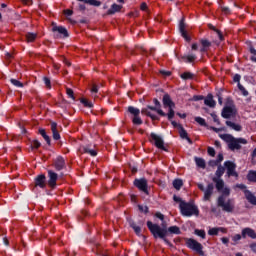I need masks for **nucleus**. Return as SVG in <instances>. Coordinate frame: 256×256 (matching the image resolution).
I'll list each match as a JSON object with an SVG mask.
<instances>
[{"label":"nucleus","instance_id":"2f4dec72","mask_svg":"<svg viewBox=\"0 0 256 256\" xmlns=\"http://www.w3.org/2000/svg\"><path fill=\"white\" fill-rule=\"evenodd\" d=\"M195 59H197V56H195L193 54L182 56V60H184L185 63H193V61H195Z\"/></svg>","mask_w":256,"mask_h":256},{"label":"nucleus","instance_id":"aec40b11","mask_svg":"<svg viewBox=\"0 0 256 256\" xmlns=\"http://www.w3.org/2000/svg\"><path fill=\"white\" fill-rule=\"evenodd\" d=\"M213 181H214V183H216V189L220 193L223 194V189H228L227 187H225V182L223 181V179L213 178Z\"/></svg>","mask_w":256,"mask_h":256},{"label":"nucleus","instance_id":"603ef678","mask_svg":"<svg viewBox=\"0 0 256 256\" xmlns=\"http://www.w3.org/2000/svg\"><path fill=\"white\" fill-rule=\"evenodd\" d=\"M139 211H141V213H149V207L147 206H141L138 205Z\"/></svg>","mask_w":256,"mask_h":256},{"label":"nucleus","instance_id":"a18cd8bd","mask_svg":"<svg viewBox=\"0 0 256 256\" xmlns=\"http://www.w3.org/2000/svg\"><path fill=\"white\" fill-rule=\"evenodd\" d=\"M238 88L241 91L242 95H244V97H247V95H249V92L245 89V87H243V85H241V83H238Z\"/></svg>","mask_w":256,"mask_h":256},{"label":"nucleus","instance_id":"a211bd4d","mask_svg":"<svg viewBox=\"0 0 256 256\" xmlns=\"http://www.w3.org/2000/svg\"><path fill=\"white\" fill-rule=\"evenodd\" d=\"M214 189L213 184L207 185V188L204 190V201H211V195H213Z\"/></svg>","mask_w":256,"mask_h":256},{"label":"nucleus","instance_id":"ddd939ff","mask_svg":"<svg viewBox=\"0 0 256 256\" xmlns=\"http://www.w3.org/2000/svg\"><path fill=\"white\" fill-rule=\"evenodd\" d=\"M53 167L56 171H63L66 167L65 158L63 156H57L53 162Z\"/></svg>","mask_w":256,"mask_h":256},{"label":"nucleus","instance_id":"f3484780","mask_svg":"<svg viewBox=\"0 0 256 256\" xmlns=\"http://www.w3.org/2000/svg\"><path fill=\"white\" fill-rule=\"evenodd\" d=\"M179 31L183 39H185V41H188V42L191 41V37L189 36V34H187V30H185V21L183 19L180 21Z\"/></svg>","mask_w":256,"mask_h":256},{"label":"nucleus","instance_id":"dca6fc26","mask_svg":"<svg viewBox=\"0 0 256 256\" xmlns=\"http://www.w3.org/2000/svg\"><path fill=\"white\" fill-rule=\"evenodd\" d=\"M234 116H235V109L233 107L231 106L224 107L222 111V117H224V119H229Z\"/></svg>","mask_w":256,"mask_h":256},{"label":"nucleus","instance_id":"0e129e2a","mask_svg":"<svg viewBox=\"0 0 256 256\" xmlns=\"http://www.w3.org/2000/svg\"><path fill=\"white\" fill-rule=\"evenodd\" d=\"M236 187L238 189H242V191H247V186H245V184H238V185H236Z\"/></svg>","mask_w":256,"mask_h":256},{"label":"nucleus","instance_id":"09e8293b","mask_svg":"<svg viewBox=\"0 0 256 256\" xmlns=\"http://www.w3.org/2000/svg\"><path fill=\"white\" fill-rule=\"evenodd\" d=\"M131 227L134 230V232L136 233V235H141V227H139L135 224H131Z\"/></svg>","mask_w":256,"mask_h":256},{"label":"nucleus","instance_id":"ea45409f","mask_svg":"<svg viewBox=\"0 0 256 256\" xmlns=\"http://www.w3.org/2000/svg\"><path fill=\"white\" fill-rule=\"evenodd\" d=\"M148 109H150L151 111H157L158 115H161V117H167V114L165 112H163V110H161V109H157V108L151 107V106H149Z\"/></svg>","mask_w":256,"mask_h":256},{"label":"nucleus","instance_id":"f03ea898","mask_svg":"<svg viewBox=\"0 0 256 256\" xmlns=\"http://www.w3.org/2000/svg\"><path fill=\"white\" fill-rule=\"evenodd\" d=\"M219 137L228 144L231 151H239L241 145H247V139L245 138H235L231 134H220Z\"/></svg>","mask_w":256,"mask_h":256},{"label":"nucleus","instance_id":"7ed1b4c3","mask_svg":"<svg viewBox=\"0 0 256 256\" xmlns=\"http://www.w3.org/2000/svg\"><path fill=\"white\" fill-rule=\"evenodd\" d=\"M180 207V213L183 215V217H199V208L193 203L189 202H181L179 204Z\"/></svg>","mask_w":256,"mask_h":256},{"label":"nucleus","instance_id":"338daca9","mask_svg":"<svg viewBox=\"0 0 256 256\" xmlns=\"http://www.w3.org/2000/svg\"><path fill=\"white\" fill-rule=\"evenodd\" d=\"M221 241H222V243H223L224 245H228V243H229V238L223 237V238H221Z\"/></svg>","mask_w":256,"mask_h":256},{"label":"nucleus","instance_id":"f704fd0d","mask_svg":"<svg viewBox=\"0 0 256 256\" xmlns=\"http://www.w3.org/2000/svg\"><path fill=\"white\" fill-rule=\"evenodd\" d=\"M248 181H252L253 183H256V171L250 170L247 175Z\"/></svg>","mask_w":256,"mask_h":256},{"label":"nucleus","instance_id":"e433bc0d","mask_svg":"<svg viewBox=\"0 0 256 256\" xmlns=\"http://www.w3.org/2000/svg\"><path fill=\"white\" fill-rule=\"evenodd\" d=\"M86 4L92 7H101V1L99 0H86Z\"/></svg>","mask_w":256,"mask_h":256},{"label":"nucleus","instance_id":"c9c22d12","mask_svg":"<svg viewBox=\"0 0 256 256\" xmlns=\"http://www.w3.org/2000/svg\"><path fill=\"white\" fill-rule=\"evenodd\" d=\"M142 113H145L148 117H150L153 121H157L159 117L157 115L153 114L150 110H142Z\"/></svg>","mask_w":256,"mask_h":256},{"label":"nucleus","instance_id":"a19ab883","mask_svg":"<svg viewBox=\"0 0 256 256\" xmlns=\"http://www.w3.org/2000/svg\"><path fill=\"white\" fill-rule=\"evenodd\" d=\"M181 79H184L185 81H187V79H193V73L184 72L183 74H181Z\"/></svg>","mask_w":256,"mask_h":256},{"label":"nucleus","instance_id":"4c0bfd02","mask_svg":"<svg viewBox=\"0 0 256 256\" xmlns=\"http://www.w3.org/2000/svg\"><path fill=\"white\" fill-rule=\"evenodd\" d=\"M195 163L200 169H205V160L203 158H195Z\"/></svg>","mask_w":256,"mask_h":256},{"label":"nucleus","instance_id":"bb28decb","mask_svg":"<svg viewBox=\"0 0 256 256\" xmlns=\"http://www.w3.org/2000/svg\"><path fill=\"white\" fill-rule=\"evenodd\" d=\"M83 153L90 155L91 157H97V150L89 148V146L83 147Z\"/></svg>","mask_w":256,"mask_h":256},{"label":"nucleus","instance_id":"e2e57ef3","mask_svg":"<svg viewBox=\"0 0 256 256\" xmlns=\"http://www.w3.org/2000/svg\"><path fill=\"white\" fill-rule=\"evenodd\" d=\"M155 216L157 217V219H160L161 221H163V219H165V216L163 214H161V212H157L155 214Z\"/></svg>","mask_w":256,"mask_h":256},{"label":"nucleus","instance_id":"393cba45","mask_svg":"<svg viewBox=\"0 0 256 256\" xmlns=\"http://www.w3.org/2000/svg\"><path fill=\"white\" fill-rule=\"evenodd\" d=\"M39 135H41V137H43V139H44V141H46L47 145L51 146V137H49V135H47V131H45V129L40 128Z\"/></svg>","mask_w":256,"mask_h":256},{"label":"nucleus","instance_id":"c756f323","mask_svg":"<svg viewBox=\"0 0 256 256\" xmlns=\"http://www.w3.org/2000/svg\"><path fill=\"white\" fill-rule=\"evenodd\" d=\"M80 103H82V105L87 109H93V102L87 100V98H81Z\"/></svg>","mask_w":256,"mask_h":256},{"label":"nucleus","instance_id":"f8f14e48","mask_svg":"<svg viewBox=\"0 0 256 256\" xmlns=\"http://www.w3.org/2000/svg\"><path fill=\"white\" fill-rule=\"evenodd\" d=\"M224 165L227 169L228 177H239V174L237 173V171H235V169H237V165H235V163L231 161H226Z\"/></svg>","mask_w":256,"mask_h":256},{"label":"nucleus","instance_id":"f257e3e1","mask_svg":"<svg viewBox=\"0 0 256 256\" xmlns=\"http://www.w3.org/2000/svg\"><path fill=\"white\" fill-rule=\"evenodd\" d=\"M231 195V189L224 188L222 190V195L218 197V207H221L226 213H233L235 209V201L228 198Z\"/></svg>","mask_w":256,"mask_h":256},{"label":"nucleus","instance_id":"72a5a7b5","mask_svg":"<svg viewBox=\"0 0 256 256\" xmlns=\"http://www.w3.org/2000/svg\"><path fill=\"white\" fill-rule=\"evenodd\" d=\"M173 187L174 189H176L177 191H179V189H181V187H183V180L181 179H175L173 181Z\"/></svg>","mask_w":256,"mask_h":256},{"label":"nucleus","instance_id":"3c124183","mask_svg":"<svg viewBox=\"0 0 256 256\" xmlns=\"http://www.w3.org/2000/svg\"><path fill=\"white\" fill-rule=\"evenodd\" d=\"M116 201L119 203V205H123V201H125V196L123 194H119V196L116 198Z\"/></svg>","mask_w":256,"mask_h":256},{"label":"nucleus","instance_id":"4468645a","mask_svg":"<svg viewBox=\"0 0 256 256\" xmlns=\"http://www.w3.org/2000/svg\"><path fill=\"white\" fill-rule=\"evenodd\" d=\"M151 139H152L155 147H157L158 149L165 150V142L163 141V138H161V136L152 133L151 134Z\"/></svg>","mask_w":256,"mask_h":256},{"label":"nucleus","instance_id":"7c9ffc66","mask_svg":"<svg viewBox=\"0 0 256 256\" xmlns=\"http://www.w3.org/2000/svg\"><path fill=\"white\" fill-rule=\"evenodd\" d=\"M168 232L172 233L173 235H181V229L179 226H171L168 228Z\"/></svg>","mask_w":256,"mask_h":256},{"label":"nucleus","instance_id":"49530a36","mask_svg":"<svg viewBox=\"0 0 256 256\" xmlns=\"http://www.w3.org/2000/svg\"><path fill=\"white\" fill-rule=\"evenodd\" d=\"M195 121L202 127H205V125H207V123L205 122V120L202 117H195Z\"/></svg>","mask_w":256,"mask_h":256},{"label":"nucleus","instance_id":"6e6552de","mask_svg":"<svg viewBox=\"0 0 256 256\" xmlns=\"http://www.w3.org/2000/svg\"><path fill=\"white\" fill-rule=\"evenodd\" d=\"M48 180L47 185L50 189H57V180L59 179V174L54 172L53 170H48Z\"/></svg>","mask_w":256,"mask_h":256},{"label":"nucleus","instance_id":"423d86ee","mask_svg":"<svg viewBox=\"0 0 256 256\" xmlns=\"http://www.w3.org/2000/svg\"><path fill=\"white\" fill-rule=\"evenodd\" d=\"M186 245L188 249L195 251L196 253H198V255H201V256L205 255V252H203V245L197 242V240L192 238H187Z\"/></svg>","mask_w":256,"mask_h":256},{"label":"nucleus","instance_id":"a878e982","mask_svg":"<svg viewBox=\"0 0 256 256\" xmlns=\"http://www.w3.org/2000/svg\"><path fill=\"white\" fill-rule=\"evenodd\" d=\"M25 39H26L27 43H35V41L37 39V33H33V32L26 33Z\"/></svg>","mask_w":256,"mask_h":256},{"label":"nucleus","instance_id":"680f3d73","mask_svg":"<svg viewBox=\"0 0 256 256\" xmlns=\"http://www.w3.org/2000/svg\"><path fill=\"white\" fill-rule=\"evenodd\" d=\"M211 117L213 118L214 123H217L219 125V117H217L214 113L211 114Z\"/></svg>","mask_w":256,"mask_h":256},{"label":"nucleus","instance_id":"b1692460","mask_svg":"<svg viewBox=\"0 0 256 256\" xmlns=\"http://www.w3.org/2000/svg\"><path fill=\"white\" fill-rule=\"evenodd\" d=\"M121 9H123V6L114 3L108 10V15H115V13H119V11H121Z\"/></svg>","mask_w":256,"mask_h":256},{"label":"nucleus","instance_id":"4d7b16f0","mask_svg":"<svg viewBox=\"0 0 256 256\" xmlns=\"http://www.w3.org/2000/svg\"><path fill=\"white\" fill-rule=\"evenodd\" d=\"M233 81L234 83H239L241 81V75L239 74L234 75Z\"/></svg>","mask_w":256,"mask_h":256},{"label":"nucleus","instance_id":"774afa93","mask_svg":"<svg viewBox=\"0 0 256 256\" xmlns=\"http://www.w3.org/2000/svg\"><path fill=\"white\" fill-rule=\"evenodd\" d=\"M250 249L253 251V253H256V243L250 244Z\"/></svg>","mask_w":256,"mask_h":256},{"label":"nucleus","instance_id":"5fc2aeb1","mask_svg":"<svg viewBox=\"0 0 256 256\" xmlns=\"http://www.w3.org/2000/svg\"><path fill=\"white\" fill-rule=\"evenodd\" d=\"M208 155H210V157H215V149L208 147Z\"/></svg>","mask_w":256,"mask_h":256},{"label":"nucleus","instance_id":"2eb2a0df","mask_svg":"<svg viewBox=\"0 0 256 256\" xmlns=\"http://www.w3.org/2000/svg\"><path fill=\"white\" fill-rule=\"evenodd\" d=\"M51 131H52V137L54 141H60L61 140V134H59V130H57V122H51L50 123Z\"/></svg>","mask_w":256,"mask_h":256},{"label":"nucleus","instance_id":"39448f33","mask_svg":"<svg viewBox=\"0 0 256 256\" xmlns=\"http://www.w3.org/2000/svg\"><path fill=\"white\" fill-rule=\"evenodd\" d=\"M164 109H168L167 117L169 120L175 117V103L171 100V97L168 94H165L163 97Z\"/></svg>","mask_w":256,"mask_h":256},{"label":"nucleus","instance_id":"de8ad7c7","mask_svg":"<svg viewBox=\"0 0 256 256\" xmlns=\"http://www.w3.org/2000/svg\"><path fill=\"white\" fill-rule=\"evenodd\" d=\"M208 235H219V227H217V228H210L208 230Z\"/></svg>","mask_w":256,"mask_h":256},{"label":"nucleus","instance_id":"6ab92c4d","mask_svg":"<svg viewBox=\"0 0 256 256\" xmlns=\"http://www.w3.org/2000/svg\"><path fill=\"white\" fill-rule=\"evenodd\" d=\"M242 237H243V239H246L247 237H250L251 239H256L255 230H253L251 228H244L242 230Z\"/></svg>","mask_w":256,"mask_h":256},{"label":"nucleus","instance_id":"9b49d317","mask_svg":"<svg viewBox=\"0 0 256 256\" xmlns=\"http://www.w3.org/2000/svg\"><path fill=\"white\" fill-rule=\"evenodd\" d=\"M34 187H39V189H45V187H47V176H45V174L37 175L34 178Z\"/></svg>","mask_w":256,"mask_h":256},{"label":"nucleus","instance_id":"412c9836","mask_svg":"<svg viewBox=\"0 0 256 256\" xmlns=\"http://www.w3.org/2000/svg\"><path fill=\"white\" fill-rule=\"evenodd\" d=\"M204 105H207V107L214 108L215 105H217V102L213 99V94H208L207 97L204 99Z\"/></svg>","mask_w":256,"mask_h":256},{"label":"nucleus","instance_id":"79ce46f5","mask_svg":"<svg viewBox=\"0 0 256 256\" xmlns=\"http://www.w3.org/2000/svg\"><path fill=\"white\" fill-rule=\"evenodd\" d=\"M195 235H197L198 237H201V239H205L206 237V233H205V230H199V229H196L194 231Z\"/></svg>","mask_w":256,"mask_h":256},{"label":"nucleus","instance_id":"0eeeda50","mask_svg":"<svg viewBox=\"0 0 256 256\" xmlns=\"http://www.w3.org/2000/svg\"><path fill=\"white\" fill-rule=\"evenodd\" d=\"M52 32L54 33V39H65L69 37V31L63 26L54 25L52 27Z\"/></svg>","mask_w":256,"mask_h":256},{"label":"nucleus","instance_id":"58836bf2","mask_svg":"<svg viewBox=\"0 0 256 256\" xmlns=\"http://www.w3.org/2000/svg\"><path fill=\"white\" fill-rule=\"evenodd\" d=\"M225 173V167L223 166H218L217 170H216V177H218V179L220 177H223V174Z\"/></svg>","mask_w":256,"mask_h":256},{"label":"nucleus","instance_id":"864d4df0","mask_svg":"<svg viewBox=\"0 0 256 256\" xmlns=\"http://www.w3.org/2000/svg\"><path fill=\"white\" fill-rule=\"evenodd\" d=\"M91 93H99V86L97 84L92 85Z\"/></svg>","mask_w":256,"mask_h":256},{"label":"nucleus","instance_id":"bf43d9fd","mask_svg":"<svg viewBox=\"0 0 256 256\" xmlns=\"http://www.w3.org/2000/svg\"><path fill=\"white\" fill-rule=\"evenodd\" d=\"M192 101H203V96L201 95L193 96Z\"/></svg>","mask_w":256,"mask_h":256},{"label":"nucleus","instance_id":"13d9d810","mask_svg":"<svg viewBox=\"0 0 256 256\" xmlns=\"http://www.w3.org/2000/svg\"><path fill=\"white\" fill-rule=\"evenodd\" d=\"M64 14H65L67 17H71V15H73V10H71V9H66V10H64Z\"/></svg>","mask_w":256,"mask_h":256},{"label":"nucleus","instance_id":"69168bd1","mask_svg":"<svg viewBox=\"0 0 256 256\" xmlns=\"http://www.w3.org/2000/svg\"><path fill=\"white\" fill-rule=\"evenodd\" d=\"M140 9H141V11H147V3L143 2V3L140 5Z\"/></svg>","mask_w":256,"mask_h":256},{"label":"nucleus","instance_id":"c03bdc74","mask_svg":"<svg viewBox=\"0 0 256 256\" xmlns=\"http://www.w3.org/2000/svg\"><path fill=\"white\" fill-rule=\"evenodd\" d=\"M66 94L68 95V97L70 99H73V101H75V93L73 92V89L67 88L66 89Z\"/></svg>","mask_w":256,"mask_h":256},{"label":"nucleus","instance_id":"4be33fe9","mask_svg":"<svg viewBox=\"0 0 256 256\" xmlns=\"http://www.w3.org/2000/svg\"><path fill=\"white\" fill-rule=\"evenodd\" d=\"M244 195L251 205H256V197L253 195V193H251V191L244 190Z\"/></svg>","mask_w":256,"mask_h":256},{"label":"nucleus","instance_id":"1a4fd4ad","mask_svg":"<svg viewBox=\"0 0 256 256\" xmlns=\"http://www.w3.org/2000/svg\"><path fill=\"white\" fill-rule=\"evenodd\" d=\"M134 185L137 187V189H139V191H142V193H145V195H149V185L147 179H135Z\"/></svg>","mask_w":256,"mask_h":256},{"label":"nucleus","instance_id":"9d476101","mask_svg":"<svg viewBox=\"0 0 256 256\" xmlns=\"http://www.w3.org/2000/svg\"><path fill=\"white\" fill-rule=\"evenodd\" d=\"M129 113L132 115V123L133 125H143V120L141 119L140 113L141 111L135 107H129Z\"/></svg>","mask_w":256,"mask_h":256},{"label":"nucleus","instance_id":"37998d69","mask_svg":"<svg viewBox=\"0 0 256 256\" xmlns=\"http://www.w3.org/2000/svg\"><path fill=\"white\" fill-rule=\"evenodd\" d=\"M10 82L12 83V85H14V87H23V83L17 79H10Z\"/></svg>","mask_w":256,"mask_h":256},{"label":"nucleus","instance_id":"052dcab7","mask_svg":"<svg viewBox=\"0 0 256 256\" xmlns=\"http://www.w3.org/2000/svg\"><path fill=\"white\" fill-rule=\"evenodd\" d=\"M232 239H233V241H235V242L241 241V234H235Z\"/></svg>","mask_w":256,"mask_h":256},{"label":"nucleus","instance_id":"6e6d98bb","mask_svg":"<svg viewBox=\"0 0 256 256\" xmlns=\"http://www.w3.org/2000/svg\"><path fill=\"white\" fill-rule=\"evenodd\" d=\"M173 200L176 202V203H185V201L181 200V197H178L176 195L173 196Z\"/></svg>","mask_w":256,"mask_h":256},{"label":"nucleus","instance_id":"5701e85b","mask_svg":"<svg viewBox=\"0 0 256 256\" xmlns=\"http://www.w3.org/2000/svg\"><path fill=\"white\" fill-rule=\"evenodd\" d=\"M200 43L202 45V47L200 48V53L207 52L211 47V42H209L208 40L202 39L200 40Z\"/></svg>","mask_w":256,"mask_h":256},{"label":"nucleus","instance_id":"20e7f679","mask_svg":"<svg viewBox=\"0 0 256 256\" xmlns=\"http://www.w3.org/2000/svg\"><path fill=\"white\" fill-rule=\"evenodd\" d=\"M147 227L149 231L152 233V235L157 239L159 237L160 239H163L165 243H169V241L165 238L167 237V230L164 228H161V226L157 224H153V222L148 221Z\"/></svg>","mask_w":256,"mask_h":256},{"label":"nucleus","instance_id":"473e14b6","mask_svg":"<svg viewBox=\"0 0 256 256\" xmlns=\"http://www.w3.org/2000/svg\"><path fill=\"white\" fill-rule=\"evenodd\" d=\"M179 135L182 139H187L188 143H193V141H191L190 137L187 135V131H185V129L180 128Z\"/></svg>","mask_w":256,"mask_h":256},{"label":"nucleus","instance_id":"cd10ccee","mask_svg":"<svg viewBox=\"0 0 256 256\" xmlns=\"http://www.w3.org/2000/svg\"><path fill=\"white\" fill-rule=\"evenodd\" d=\"M226 125L230 127V129H233L234 131H241L242 129L241 125L231 121H226Z\"/></svg>","mask_w":256,"mask_h":256},{"label":"nucleus","instance_id":"c85d7f7f","mask_svg":"<svg viewBox=\"0 0 256 256\" xmlns=\"http://www.w3.org/2000/svg\"><path fill=\"white\" fill-rule=\"evenodd\" d=\"M41 147V142L39 140L35 139L31 141L30 149L31 151H37Z\"/></svg>","mask_w":256,"mask_h":256},{"label":"nucleus","instance_id":"8fccbe9b","mask_svg":"<svg viewBox=\"0 0 256 256\" xmlns=\"http://www.w3.org/2000/svg\"><path fill=\"white\" fill-rule=\"evenodd\" d=\"M43 81L47 89H51V79H49V77H44Z\"/></svg>","mask_w":256,"mask_h":256}]
</instances>
